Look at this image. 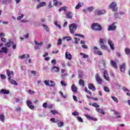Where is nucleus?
I'll return each mask as SVG.
<instances>
[{
	"mask_svg": "<svg viewBox=\"0 0 130 130\" xmlns=\"http://www.w3.org/2000/svg\"><path fill=\"white\" fill-rule=\"evenodd\" d=\"M52 107H53V105H52V104L48 105L47 108H49V109H51Z\"/></svg>",
	"mask_w": 130,
	"mask_h": 130,
	"instance_id": "obj_62",
	"label": "nucleus"
},
{
	"mask_svg": "<svg viewBox=\"0 0 130 130\" xmlns=\"http://www.w3.org/2000/svg\"><path fill=\"white\" fill-rule=\"evenodd\" d=\"M65 58L66 59H68L69 60H72V54L68 52H66L65 53Z\"/></svg>",
	"mask_w": 130,
	"mask_h": 130,
	"instance_id": "obj_11",
	"label": "nucleus"
},
{
	"mask_svg": "<svg viewBox=\"0 0 130 130\" xmlns=\"http://www.w3.org/2000/svg\"><path fill=\"white\" fill-rule=\"evenodd\" d=\"M77 120H78V121H79L80 122H83V119L82 118V117H80V116H78L77 117Z\"/></svg>",
	"mask_w": 130,
	"mask_h": 130,
	"instance_id": "obj_43",
	"label": "nucleus"
},
{
	"mask_svg": "<svg viewBox=\"0 0 130 130\" xmlns=\"http://www.w3.org/2000/svg\"><path fill=\"white\" fill-rule=\"evenodd\" d=\"M101 48H102V49L106 50L107 49V46L105 45H101Z\"/></svg>",
	"mask_w": 130,
	"mask_h": 130,
	"instance_id": "obj_39",
	"label": "nucleus"
},
{
	"mask_svg": "<svg viewBox=\"0 0 130 130\" xmlns=\"http://www.w3.org/2000/svg\"><path fill=\"white\" fill-rule=\"evenodd\" d=\"M30 57V55H29V54H23L22 55H20L19 56V58L20 59H23L24 58H29Z\"/></svg>",
	"mask_w": 130,
	"mask_h": 130,
	"instance_id": "obj_17",
	"label": "nucleus"
},
{
	"mask_svg": "<svg viewBox=\"0 0 130 130\" xmlns=\"http://www.w3.org/2000/svg\"><path fill=\"white\" fill-rule=\"evenodd\" d=\"M115 25V22H113L112 24L109 26L108 28V31H114L116 29V26Z\"/></svg>",
	"mask_w": 130,
	"mask_h": 130,
	"instance_id": "obj_5",
	"label": "nucleus"
},
{
	"mask_svg": "<svg viewBox=\"0 0 130 130\" xmlns=\"http://www.w3.org/2000/svg\"><path fill=\"white\" fill-rule=\"evenodd\" d=\"M63 125H64V123H63V122L62 121L59 122L57 123V126H58V127H61V126H63Z\"/></svg>",
	"mask_w": 130,
	"mask_h": 130,
	"instance_id": "obj_35",
	"label": "nucleus"
},
{
	"mask_svg": "<svg viewBox=\"0 0 130 130\" xmlns=\"http://www.w3.org/2000/svg\"><path fill=\"white\" fill-rule=\"evenodd\" d=\"M0 120L1 121H5V115L3 114H0Z\"/></svg>",
	"mask_w": 130,
	"mask_h": 130,
	"instance_id": "obj_37",
	"label": "nucleus"
},
{
	"mask_svg": "<svg viewBox=\"0 0 130 130\" xmlns=\"http://www.w3.org/2000/svg\"><path fill=\"white\" fill-rule=\"evenodd\" d=\"M110 62L112 68H114V69H117V64H116V61L111 60Z\"/></svg>",
	"mask_w": 130,
	"mask_h": 130,
	"instance_id": "obj_14",
	"label": "nucleus"
},
{
	"mask_svg": "<svg viewBox=\"0 0 130 130\" xmlns=\"http://www.w3.org/2000/svg\"><path fill=\"white\" fill-rule=\"evenodd\" d=\"M92 106L95 107L96 108H98V107H100V106H99V105H98L97 103H93L92 104Z\"/></svg>",
	"mask_w": 130,
	"mask_h": 130,
	"instance_id": "obj_50",
	"label": "nucleus"
},
{
	"mask_svg": "<svg viewBox=\"0 0 130 130\" xmlns=\"http://www.w3.org/2000/svg\"><path fill=\"white\" fill-rule=\"evenodd\" d=\"M71 90L72 92L74 93H78V88H77V86L75 84H72L71 86Z\"/></svg>",
	"mask_w": 130,
	"mask_h": 130,
	"instance_id": "obj_8",
	"label": "nucleus"
},
{
	"mask_svg": "<svg viewBox=\"0 0 130 130\" xmlns=\"http://www.w3.org/2000/svg\"><path fill=\"white\" fill-rule=\"evenodd\" d=\"M50 121H52V122H54L55 123H56V122H58V121H59V120H58V119L55 120V118H52L50 119Z\"/></svg>",
	"mask_w": 130,
	"mask_h": 130,
	"instance_id": "obj_31",
	"label": "nucleus"
},
{
	"mask_svg": "<svg viewBox=\"0 0 130 130\" xmlns=\"http://www.w3.org/2000/svg\"><path fill=\"white\" fill-rule=\"evenodd\" d=\"M93 51L94 53L96 52L97 54H98L99 55H102L103 54L101 51L98 50V48H97V47H93Z\"/></svg>",
	"mask_w": 130,
	"mask_h": 130,
	"instance_id": "obj_7",
	"label": "nucleus"
},
{
	"mask_svg": "<svg viewBox=\"0 0 130 130\" xmlns=\"http://www.w3.org/2000/svg\"><path fill=\"white\" fill-rule=\"evenodd\" d=\"M24 14H22L21 16H18L17 17V20H21V19H22V18H24Z\"/></svg>",
	"mask_w": 130,
	"mask_h": 130,
	"instance_id": "obj_61",
	"label": "nucleus"
},
{
	"mask_svg": "<svg viewBox=\"0 0 130 130\" xmlns=\"http://www.w3.org/2000/svg\"><path fill=\"white\" fill-rule=\"evenodd\" d=\"M122 90L124 92H129V90H128V89L125 88V87H122Z\"/></svg>",
	"mask_w": 130,
	"mask_h": 130,
	"instance_id": "obj_54",
	"label": "nucleus"
},
{
	"mask_svg": "<svg viewBox=\"0 0 130 130\" xmlns=\"http://www.w3.org/2000/svg\"><path fill=\"white\" fill-rule=\"evenodd\" d=\"M125 54H127V55L130 54V49L128 48H126L125 49Z\"/></svg>",
	"mask_w": 130,
	"mask_h": 130,
	"instance_id": "obj_32",
	"label": "nucleus"
},
{
	"mask_svg": "<svg viewBox=\"0 0 130 130\" xmlns=\"http://www.w3.org/2000/svg\"><path fill=\"white\" fill-rule=\"evenodd\" d=\"M75 36H78L79 37H81V38H85V36L83 35H82L80 34H76L75 35Z\"/></svg>",
	"mask_w": 130,
	"mask_h": 130,
	"instance_id": "obj_45",
	"label": "nucleus"
},
{
	"mask_svg": "<svg viewBox=\"0 0 130 130\" xmlns=\"http://www.w3.org/2000/svg\"><path fill=\"white\" fill-rule=\"evenodd\" d=\"M61 11H67V7L64 6L59 9V12H61Z\"/></svg>",
	"mask_w": 130,
	"mask_h": 130,
	"instance_id": "obj_38",
	"label": "nucleus"
},
{
	"mask_svg": "<svg viewBox=\"0 0 130 130\" xmlns=\"http://www.w3.org/2000/svg\"><path fill=\"white\" fill-rule=\"evenodd\" d=\"M91 28L94 31H102V26L98 23H93L91 24Z\"/></svg>",
	"mask_w": 130,
	"mask_h": 130,
	"instance_id": "obj_1",
	"label": "nucleus"
},
{
	"mask_svg": "<svg viewBox=\"0 0 130 130\" xmlns=\"http://www.w3.org/2000/svg\"><path fill=\"white\" fill-rule=\"evenodd\" d=\"M54 24H55V26H56V27H58L59 29H60V28H61L60 25L59 24H57V21H55Z\"/></svg>",
	"mask_w": 130,
	"mask_h": 130,
	"instance_id": "obj_57",
	"label": "nucleus"
},
{
	"mask_svg": "<svg viewBox=\"0 0 130 130\" xmlns=\"http://www.w3.org/2000/svg\"><path fill=\"white\" fill-rule=\"evenodd\" d=\"M28 92L29 94H35V92L32 90L29 89L28 90Z\"/></svg>",
	"mask_w": 130,
	"mask_h": 130,
	"instance_id": "obj_59",
	"label": "nucleus"
},
{
	"mask_svg": "<svg viewBox=\"0 0 130 130\" xmlns=\"http://www.w3.org/2000/svg\"><path fill=\"white\" fill-rule=\"evenodd\" d=\"M81 7H82V5H81V3H78V5L75 7V9H76V10H78L80 9Z\"/></svg>",
	"mask_w": 130,
	"mask_h": 130,
	"instance_id": "obj_48",
	"label": "nucleus"
},
{
	"mask_svg": "<svg viewBox=\"0 0 130 130\" xmlns=\"http://www.w3.org/2000/svg\"><path fill=\"white\" fill-rule=\"evenodd\" d=\"M96 111H97V112H99V113H101V114H105V113H104V111H103L102 109L96 108Z\"/></svg>",
	"mask_w": 130,
	"mask_h": 130,
	"instance_id": "obj_24",
	"label": "nucleus"
},
{
	"mask_svg": "<svg viewBox=\"0 0 130 130\" xmlns=\"http://www.w3.org/2000/svg\"><path fill=\"white\" fill-rule=\"evenodd\" d=\"M78 83L80 86L84 87V85H85V81H84V80H83V79H80L79 80Z\"/></svg>",
	"mask_w": 130,
	"mask_h": 130,
	"instance_id": "obj_25",
	"label": "nucleus"
},
{
	"mask_svg": "<svg viewBox=\"0 0 130 130\" xmlns=\"http://www.w3.org/2000/svg\"><path fill=\"white\" fill-rule=\"evenodd\" d=\"M103 77L104 79L106 80V81H108V82H109L110 81V79L109 78L108 72H107V71L106 70L104 72Z\"/></svg>",
	"mask_w": 130,
	"mask_h": 130,
	"instance_id": "obj_6",
	"label": "nucleus"
},
{
	"mask_svg": "<svg viewBox=\"0 0 130 130\" xmlns=\"http://www.w3.org/2000/svg\"><path fill=\"white\" fill-rule=\"evenodd\" d=\"M105 13H106V11H105V10H100L98 11V15L99 16H100V15H103L105 14Z\"/></svg>",
	"mask_w": 130,
	"mask_h": 130,
	"instance_id": "obj_23",
	"label": "nucleus"
},
{
	"mask_svg": "<svg viewBox=\"0 0 130 130\" xmlns=\"http://www.w3.org/2000/svg\"><path fill=\"white\" fill-rule=\"evenodd\" d=\"M54 86H55V83H54V82H53V81H50L49 86L50 87H54Z\"/></svg>",
	"mask_w": 130,
	"mask_h": 130,
	"instance_id": "obj_36",
	"label": "nucleus"
},
{
	"mask_svg": "<svg viewBox=\"0 0 130 130\" xmlns=\"http://www.w3.org/2000/svg\"><path fill=\"white\" fill-rule=\"evenodd\" d=\"M108 43L110 45V48L112 50H114V44L110 40H108Z\"/></svg>",
	"mask_w": 130,
	"mask_h": 130,
	"instance_id": "obj_12",
	"label": "nucleus"
},
{
	"mask_svg": "<svg viewBox=\"0 0 130 130\" xmlns=\"http://www.w3.org/2000/svg\"><path fill=\"white\" fill-rule=\"evenodd\" d=\"M44 84H45V85H46L47 86H49L50 84H49V81H46L45 80L44 81Z\"/></svg>",
	"mask_w": 130,
	"mask_h": 130,
	"instance_id": "obj_60",
	"label": "nucleus"
},
{
	"mask_svg": "<svg viewBox=\"0 0 130 130\" xmlns=\"http://www.w3.org/2000/svg\"><path fill=\"white\" fill-rule=\"evenodd\" d=\"M9 93H10V91L6 89H2L0 91V94H9Z\"/></svg>",
	"mask_w": 130,
	"mask_h": 130,
	"instance_id": "obj_18",
	"label": "nucleus"
},
{
	"mask_svg": "<svg viewBox=\"0 0 130 130\" xmlns=\"http://www.w3.org/2000/svg\"><path fill=\"white\" fill-rule=\"evenodd\" d=\"M63 40H66V41H70L72 39V37L66 36L63 38Z\"/></svg>",
	"mask_w": 130,
	"mask_h": 130,
	"instance_id": "obj_30",
	"label": "nucleus"
},
{
	"mask_svg": "<svg viewBox=\"0 0 130 130\" xmlns=\"http://www.w3.org/2000/svg\"><path fill=\"white\" fill-rule=\"evenodd\" d=\"M60 84L61 86H63V87H66L67 86V83H66L64 81H61Z\"/></svg>",
	"mask_w": 130,
	"mask_h": 130,
	"instance_id": "obj_42",
	"label": "nucleus"
},
{
	"mask_svg": "<svg viewBox=\"0 0 130 130\" xmlns=\"http://www.w3.org/2000/svg\"><path fill=\"white\" fill-rule=\"evenodd\" d=\"M95 79L96 80L98 83L99 84H102V82H103V80L100 78L99 76V74H97L96 76H95Z\"/></svg>",
	"mask_w": 130,
	"mask_h": 130,
	"instance_id": "obj_9",
	"label": "nucleus"
},
{
	"mask_svg": "<svg viewBox=\"0 0 130 130\" xmlns=\"http://www.w3.org/2000/svg\"><path fill=\"white\" fill-rule=\"evenodd\" d=\"M61 42H62L61 39L59 38V39L58 40V42H57V45H60V44H61Z\"/></svg>",
	"mask_w": 130,
	"mask_h": 130,
	"instance_id": "obj_55",
	"label": "nucleus"
},
{
	"mask_svg": "<svg viewBox=\"0 0 130 130\" xmlns=\"http://www.w3.org/2000/svg\"><path fill=\"white\" fill-rule=\"evenodd\" d=\"M88 88L90 89V90H92V91H95L96 90V88H95V86H94V85L92 84H88Z\"/></svg>",
	"mask_w": 130,
	"mask_h": 130,
	"instance_id": "obj_21",
	"label": "nucleus"
},
{
	"mask_svg": "<svg viewBox=\"0 0 130 130\" xmlns=\"http://www.w3.org/2000/svg\"><path fill=\"white\" fill-rule=\"evenodd\" d=\"M51 113L53 114V115H55V114H58V112L57 111L55 110H51L50 111Z\"/></svg>",
	"mask_w": 130,
	"mask_h": 130,
	"instance_id": "obj_34",
	"label": "nucleus"
},
{
	"mask_svg": "<svg viewBox=\"0 0 130 130\" xmlns=\"http://www.w3.org/2000/svg\"><path fill=\"white\" fill-rule=\"evenodd\" d=\"M1 41H2V42H7V39L5 38H2Z\"/></svg>",
	"mask_w": 130,
	"mask_h": 130,
	"instance_id": "obj_63",
	"label": "nucleus"
},
{
	"mask_svg": "<svg viewBox=\"0 0 130 130\" xmlns=\"http://www.w3.org/2000/svg\"><path fill=\"white\" fill-rule=\"evenodd\" d=\"M42 26L44 27V28L46 30V32H48V31H49L47 26H46V25H45L44 24H43Z\"/></svg>",
	"mask_w": 130,
	"mask_h": 130,
	"instance_id": "obj_47",
	"label": "nucleus"
},
{
	"mask_svg": "<svg viewBox=\"0 0 130 130\" xmlns=\"http://www.w3.org/2000/svg\"><path fill=\"white\" fill-rule=\"evenodd\" d=\"M12 44H14V41H10L6 44V47H11V45H12Z\"/></svg>",
	"mask_w": 130,
	"mask_h": 130,
	"instance_id": "obj_26",
	"label": "nucleus"
},
{
	"mask_svg": "<svg viewBox=\"0 0 130 130\" xmlns=\"http://www.w3.org/2000/svg\"><path fill=\"white\" fill-rule=\"evenodd\" d=\"M35 44H36V45H40V46H41V45H42V44H43V43L42 42H40V43H38L37 42V41H35Z\"/></svg>",
	"mask_w": 130,
	"mask_h": 130,
	"instance_id": "obj_41",
	"label": "nucleus"
},
{
	"mask_svg": "<svg viewBox=\"0 0 130 130\" xmlns=\"http://www.w3.org/2000/svg\"><path fill=\"white\" fill-rule=\"evenodd\" d=\"M78 26L75 23L71 24L69 25V30L70 31L71 34H74L75 31L77 30Z\"/></svg>",
	"mask_w": 130,
	"mask_h": 130,
	"instance_id": "obj_3",
	"label": "nucleus"
},
{
	"mask_svg": "<svg viewBox=\"0 0 130 130\" xmlns=\"http://www.w3.org/2000/svg\"><path fill=\"white\" fill-rule=\"evenodd\" d=\"M74 39L75 44H78V43H79V41H80L79 39H78L77 38H75Z\"/></svg>",
	"mask_w": 130,
	"mask_h": 130,
	"instance_id": "obj_52",
	"label": "nucleus"
},
{
	"mask_svg": "<svg viewBox=\"0 0 130 130\" xmlns=\"http://www.w3.org/2000/svg\"><path fill=\"white\" fill-rule=\"evenodd\" d=\"M72 115H74V116H79V112L77 111H74L72 113Z\"/></svg>",
	"mask_w": 130,
	"mask_h": 130,
	"instance_id": "obj_40",
	"label": "nucleus"
},
{
	"mask_svg": "<svg viewBox=\"0 0 130 130\" xmlns=\"http://www.w3.org/2000/svg\"><path fill=\"white\" fill-rule=\"evenodd\" d=\"M1 79H6L7 77L5 76V75H4V74H1Z\"/></svg>",
	"mask_w": 130,
	"mask_h": 130,
	"instance_id": "obj_64",
	"label": "nucleus"
},
{
	"mask_svg": "<svg viewBox=\"0 0 130 130\" xmlns=\"http://www.w3.org/2000/svg\"><path fill=\"white\" fill-rule=\"evenodd\" d=\"M80 55H81V56H82V57L83 58H88V57H89V55H88L84 53H80Z\"/></svg>",
	"mask_w": 130,
	"mask_h": 130,
	"instance_id": "obj_29",
	"label": "nucleus"
},
{
	"mask_svg": "<svg viewBox=\"0 0 130 130\" xmlns=\"http://www.w3.org/2000/svg\"><path fill=\"white\" fill-rule=\"evenodd\" d=\"M105 41V40H104L103 39H100V45H101V44H103L104 43Z\"/></svg>",
	"mask_w": 130,
	"mask_h": 130,
	"instance_id": "obj_53",
	"label": "nucleus"
},
{
	"mask_svg": "<svg viewBox=\"0 0 130 130\" xmlns=\"http://www.w3.org/2000/svg\"><path fill=\"white\" fill-rule=\"evenodd\" d=\"M66 15L67 19H72V18H73L72 12L71 11H68L67 13H66Z\"/></svg>",
	"mask_w": 130,
	"mask_h": 130,
	"instance_id": "obj_16",
	"label": "nucleus"
},
{
	"mask_svg": "<svg viewBox=\"0 0 130 130\" xmlns=\"http://www.w3.org/2000/svg\"><path fill=\"white\" fill-rule=\"evenodd\" d=\"M125 68H126L125 63H123L120 65V72H121L122 73H124V71H125Z\"/></svg>",
	"mask_w": 130,
	"mask_h": 130,
	"instance_id": "obj_13",
	"label": "nucleus"
},
{
	"mask_svg": "<svg viewBox=\"0 0 130 130\" xmlns=\"http://www.w3.org/2000/svg\"><path fill=\"white\" fill-rule=\"evenodd\" d=\"M85 116L88 119H89L90 120H93V121H97V119L96 118H94L89 115H85Z\"/></svg>",
	"mask_w": 130,
	"mask_h": 130,
	"instance_id": "obj_15",
	"label": "nucleus"
},
{
	"mask_svg": "<svg viewBox=\"0 0 130 130\" xmlns=\"http://www.w3.org/2000/svg\"><path fill=\"white\" fill-rule=\"evenodd\" d=\"M46 3L42 2L37 6V9H39L40 8H42V7H44V6H46Z\"/></svg>",
	"mask_w": 130,
	"mask_h": 130,
	"instance_id": "obj_20",
	"label": "nucleus"
},
{
	"mask_svg": "<svg viewBox=\"0 0 130 130\" xmlns=\"http://www.w3.org/2000/svg\"><path fill=\"white\" fill-rule=\"evenodd\" d=\"M114 112L115 113V115L116 116V118H119L121 117V115H120L119 112H117V111H114Z\"/></svg>",
	"mask_w": 130,
	"mask_h": 130,
	"instance_id": "obj_27",
	"label": "nucleus"
},
{
	"mask_svg": "<svg viewBox=\"0 0 130 130\" xmlns=\"http://www.w3.org/2000/svg\"><path fill=\"white\" fill-rule=\"evenodd\" d=\"M53 69L54 70V72H56V73H58V72H59V68L56 66H54L53 67Z\"/></svg>",
	"mask_w": 130,
	"mask_h": 130,
	"instance_id": "obj_33",
	"label": "nucleus"
},
{
	"mask_svg": "<svg viewBox=\"0 0 130 130\" xmlns=\"http://www.w3.org/2000/svg\"><path fill=\"white\" fill-rule=\"evenodd\" d=\"M60 95L63 99L67 98V94L63 95V93H62V92H61V91H60Z\"/></svg>",
	"mask_w": 130,
	"mask_h": 130,
	"instance_id": "obj_46",
	"label": "nucleus"
},
{
	"mask_svg": "<svg viewBox=\"0 0 130 130\" xmlns=\"http://www.w3.org/2000/svg\"><path fill=\"white\" fill-rule=\"evenodd\" d=\"M104 90L105 92H110L109 88L106 86L104 87Z\"/></svg>",
	"mask_w": 130,
	"mask_h": 130,
	"instance_id": "obj_49",
	"label": "nucleus"
},
{
	"mask_svg": "<svg viewBox=\"0 0 130 130\" xmlns=\"http://www.w3.org/2000/svg\"><path fill=\"white\" fill-rule=\"evenodd\" d=\"M109 9H111L113 12H117L118 8H117V4L115 2H112L109 6Z\"/></svg>",
	"mask_w": 130,
	"mask_h": 130,
	"instance_id": "obj_2",
	"label": "nucleus"
},
{
	"mask_svg": "<svg viewBox=\"0 0 130 130\" xmlns=\"http://www.w3.org/2000/svg\"><path fill=\"white\" fill-rule=\"evenodd\" d=\"M53 7V6H52V2L50 1L48 5V8L51 9V8H52Z\"/></svg>",
	"mask_w": 130,
	"mask_h": 130,
	"instance_id": "obj_56",
	"label": "nucleus"
},
{
	"mask_svg": "<svg viewBox=\"0 0 130 130\" xmlns=\"http://www.w3.org/2000/svg\"><path fill=\"white\" fill-rule=\"evenodd\" d=\"M8 81L11 83L13 85H15L16 86H17L18 83L16 82V81L12 79V78H10V79H8Z\"/></svg>",
	"mask_w": 130,
	"mask_h": 130,
	"instance_id": "obj_22",
	"label": "nucleus"
},
{
	"mask_svg": "<svg viewBox=\"0 0 130 130\" xmlns=\"http://www.w3.org/2000/svg\"><path fill=\"white\" fill-rule=\"evenodd\" d=\"M26 104H27L28 107H29L30 108V109H34V108L35 107L32 105V102H31V101H27Z\"/></svg>",
	"mask_w": 130,
	"mask_h": 130,
	"instance_id": "obj_10",
	"label": "nucleus"
},
{
	"mask_svg": "<svg viewBox=\"0 0 130 130\" xmlns=\"http://www.w3.org/2000/svg\"><path fill=\"white\" fill-rule=\"evenodd\" d=\"M111 98L114 101H115V102L118 103V100L117 99V98L114 96H111Z\"/></svg>",
	"mask_w": 130,
	"mask_h": 130,
	"instance_id": "obj_51",
	"label": "nucleus"
},
{
	"mask_svg": "<svg viewBox=\"0 0 130 130\" xmlns=\"http://www.w3.org/2000/svg\"><path fill=\"white\" fill-rule=\"evenodd\" d=\"M87 94H88L86 95L87 98H88V99H91L92 98V97L91 96H92V92L90 91H88Z\"/></svg>",
	"mask_w": 130,
	"mask_h": 130,
	"instance_id": "obj_28",
	"label": "nucleus"
},
{
	"mask_svg": "<svg viewBox=\"0 0 130 130\" xmlns=\"http://www.w3.org/2000/svg\"><path fill=\"white\" fill-rule=\"evenodd\" d=\"M6 74L7 75L8 80H11L13 77H14V72L13 71H11L9 70L6 71Z\"/></svg>",
	"mask_w": 130,
	"mask_h": 130,
	"instance_id": "obj_4",
	"label": "nucleus"
},
{
	"mask_svg": "<svg viewBox=\"0 0 130 130\" xmlns=\"http://www.w3.org/2000/svg\"><path fill=\"white\" fill-rule=\"evenodd\" d=\"M87 11H88V12H92V11L94 10V7H88L87 8Z\"/></svg>",
	"mask_w": 130,
	"mask_h": 130,
	"instance_id": "obj_44",
	"label": "nucleus"
},
{
	"mask_svg": "<svg viewBox=\"0 0 130 130\" xmlns=\"http://www.w3.org/2000/svg\"><path fill=\"white\" fill-rule=\"evenodd\" d=\"M47 106H48V105H47V103H43V108H47Z\"/></svg>",
	"mask_w": 130,
	"mask_h": 130,
	"instance_id": "obj_58",
	"label": "nucleus"
},
{
	"mask_svg": "<svg viewBox=\"0 0 130 130\" xmlns=\"http://www.w3.org/2000/svg\"><path fill=\"white\" fill-rule=\"evenodd\" d=\"M60 6L61 5V2H59L57 0H53V5L55 6V7H56V6Z\"/></svg>",
	"mask_w": 130,
	"mask_h": 130,
	"instance_id": "obj_19",
	"label": "nucleus"
}]
</instances>
